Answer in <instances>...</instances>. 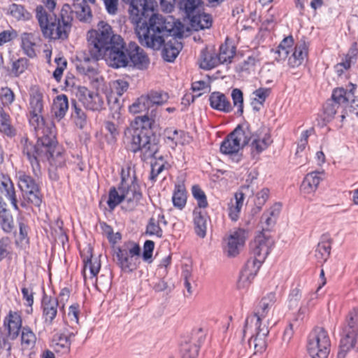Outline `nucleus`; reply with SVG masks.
Wrapping results in <instances>:
<instances>
[{
  "mask_svg": "<svg viewBox=\"0 0 358 358\" xmlns=\"http://www.w3.org/2000/svg\"><path fill=\"white\" fill-rule=\"evenodd\" d=\"M281 211V205L275 203L271 208L265 212L262 216V223L266 226V228L273 227Z\"/></svg>",
  "mask_w": 358,
  "mask_h": 358,
  "instance_id": "nucleus-38",
  "label": "nucleus"
},
{
  "mask_svg": "<svg viewBox=\"0 0 358 358\" xmlns=\"http://www.w3.org/2000/svg\"><path fill=\"white\" fill-rule=\"evenodd\" d=\"M231 98L234 106L238 107V113L242 115L243 113V94L240 89L235 88L231 92Z\"/></svg>",
  "mask_w": 358,
  "mask_h": 358,
  "instance_id": "nucleus-56",
  "label": "nucleus"
},
{
  "mask_svg": "<svg viewBox=\"0 0 358 358\" xmlns=\"http://www.w3.org/2000/svg\"><path fill=\"white\" fill-rule=\"evenodd\" d=\"M146 233L150 236L155 235L158 238H161L163 231L159 227V221H156L155 218L151 217L147 225Z\"/></svg>",
  "mask_w": 358,
  "mask_h": 358,
  "instance_id": "nucleus-58",
  "label": "nucleus"
},
{
  "mask_svg": "<svg viewBox=\"0 0 358 358\" xmlns=\"http://www.w3.org/2000/svg\"><path fill=\"white\" fill-rule=\"evenodd\" d=\"M17 185L21 190L23 200L20 205L26 208L31 203L39 207L42 203V194L40 188L35 180L25 173L20 172L17 176Z\"/></svg>",
  "mask_w": 358,
  "mask_h": 358,
  "instance_id": "nucleus-11",
  "label": "nucleus"
},
{
  "mask_svg": "<svg viewBox=\"0 0 358 358\" xmlns=\"http://www.w3.org/2000/svg\"><path fill=\"white\" fill-rule=\"evenodd\" d=\"M73 333H70L68 335L63 334H61L57 339L54 341L52 344L54 350L57 352L62 354H66L70 351L71 344V338L74 336Z\"/></svg>",
  "mask_w": 358,
  "mask_h": 358,
  "instance_id": "nucleus-34",
  "label": "nucleus"
},
{
  "mask_svg": "<svg viewBox=\"0 0 358 358\" xmlns=\"http://www.w3.org/2000/svg\"><path fill=\"white\" fill-rule=\"evenodd\" d=\"M330 346L328 333L324 328L317 327L309 334L307 348L312 358H327Z\"/></svg>",
  "mask_w": 358,
  "mask_h": 358,
  "instance_id": "nucleus-12",
  "label": "nucleus"
},
{
  "mask_svg": "<svg viewBox=\"0 0 358 358\" xmlns=\"http://www.w3.org/2000/svg\"><path fill=\"white\" fill-rule=\"evenodd\" d=\"M58 301L56 298L45 294L41 301L43 319L45 324L50 325L57 314Z\"/></svg>",
  "mask_w": 358,
  "mask_h": 358,
  "instance_id": "nucleus-19",
  "label": "nucleus"
},
{
  "mask_svg": "<svg viewBox=\"0 0 358 358\" xmlns=\"http://www.w3.org/2000/svg\"><path fill=\"white\" fill-rule=\"evenodd\" d=\"M28 59L26 58H20L14 61L12 64L11 72L15 77L20 76L23 73L28 66Z\"/></svg>",
  "mask_w": 358,
  "mask_h": 358,
  "instance_id": "nucleus-53",
  "label": "nucleus"
},
{
  "mask_svg": "<svg viewBox=\"0 0 358 358\" xmlns=\"http://www.w3.org/2000/svg\"><path fill=\"white\" fill-rule=\"evenodd\" d=\"M350 94V92H348L343 88H337L333 91L331 101L340 106L348 102Z\"/></svg>",
  "mask_w": 358,
  "mask_h": 358,
  "instance_id": "nucleus-49",
  "label": "nucleus"
},
{
  "mask_svg": "<svg viewBox=\"0 0 358 358\" xmlns=\"http://www.w3.org/2000/svg\"><path fill=\"white\" fill-rule=\"evenodd\" d=\"M120 189L123 191L124 196L129 208H134L142 198L141 187L137 182L135 173L130 174V170L126 171L122 169L121 173Z\"/></svg>",
  "mask_w": 358,
  "mask_h": 358,
  "instance_id": "nucleus-14",
  "label": "nucleus"
},
{
  "mask_svg": "<svg viewBox=\"0 0 358 358\" xmlns=\"http://www.w3.org/2000/svg\"><path fill=\"white\" fill-rule=\"evenodd\" d=\"M301 299V292L298 287H295L290 291L288 296V306L289 308H295L298 306L299 302Z\"/></svg>",
  "mask_w": 358,
  "mask_h": 358,
  "instance_id": "nucleus-60",
  "label": "nucleus"
},
{
  "mask_svg": "<svg viewBox=\"0 0 358 358\" xmlns=\"http://www.w3.org/2000/svg\"><path fill=\"white\" fill-rule=\"evenodd\" d=\"M84 268H83V275L84 278H87L86 271L87 269L90 271V278H93L96 276L101 268V263L98 258H93L92 255H90V258L83 259Z\"/></svg>",
  "mask_w": 358,
  "mask_h": 358,
  "instance_id": "nucleus-41",
  "label": "nucleus"
},
{
  "mask_svg": "<svg viewBox=\"0 0 358 358\" xmlns=\"http://www.w3.org/2000/svg\"><path fill=\"white\" fill-rule=\"evenodd\" d=\"M59 147L62 149H63L61 146H59ZM61 155L63 157L64 161L62 164H61V165L53 164L51 163V162H50V160L49 159H45V160H41V162H39L40 173H39L38 175H36L35 174V173L34 172L33 168L31 167L34 175L36 177L38 178L41 175V163L48 161L50 163V165L51 166V168L49 169V178L52 181H58L59 179V173H58L57 169V168L63 167L65 165V162H66V159H65V157H64V150H62V152Z\"/></svg>",
  "mask_w": 358,
  "mask_h": 358,
  "instance_id": "nucleus-47",
  "label": "nucleus"
},
{
  "mask_svg": "<svg viewBox=\"0 0 358 358\" xmlns=\"http://www.w3.org/2000/svg\"><path fill=\"white\" fill-rule=\"evenodd\" d=\"M106 97L113 118L119 119L123 101L120 99V96H116L114 93H110Z\"/></svg>",
  "mask_w": 358,
  "mask_h": 358,
  "instance_id": "nucleus-39",
  "label": "nucleus"
},
{
  "mask_svg": "<svg viewBox=\"0 0 358 358\" xmlns=\"http://www.w3.org/2000/svg\"><path fill=\"white\" fill-rule=\"evenodd\" d=\"M199 347L196 344L185 343L182 346V358H197Z\"/></svg>",
  "mask_w": 358,
  "mask_h": 358,
  "instance_id": "nucleus-55",
  "label": "nucleus"
},
{
  "mask_svg": "<svg viewBox=\"0 0 358 358\" xmlns=\"http://www.w3.org/2000/svg\"><path fill=\"white\" fill-rule=\"evenodd\" d=\"M324 174L323 172L313 171L308 173L301 185V191L303 194H311L315 192L321 182L322 180V176Z\"/></svg>",
  "mask_w": 358,
  "mask_h": 358,
  "instance_id": "nucleus-25",
  "label": "nucleus"
},
{
  "mask_svg": "<svg viewBox=\"0 0 358 358\" xmlns=\"http://www.w3.org/2000/svg\"><path fill=\"white\" fill-rule=\"evenodd\" d=\"M0 132L8 137L16 134V130L11 124L10 115L2 108H0Z\"/></svg>",
  "mask_w": 358,
  "mask_h": 358,
  "instance_id": "nucleus-35",
  "label": "nucleus"
},
{
  "mask_svg": "<svg viewBox=\"0 0 358 358\" xmlns=\"http://www.w3.org/2000/svg\"><path fill=\"white\" fill-rule=\"evenodd\" d=\"M169 99L168 93L162 91H150L145 95L140 96L132 105L129 106V111L132 113H138L150 108L166 103Z\"/></svg>",
  "mask_w": 358,
  "mask_h": 358,
  "instance_id": "nucleus-15",
  "label": "nucleus"
},
{
  "mask_svg": "<svg viewBox=\"0 0 358 358\" xmlns=\"http://www.w3.org/2000/svg\"><path fill=\"white\" fill-rule=\"evenodd\" d=\"M358 350V310L350 312L343 328L337 358H345L349 351Z\"/></svg>",
  "mask_w": 358,
  "mask_h": 358,
  "instance_id": "nucleus-9",
  "label": "nucleus"
},
{
  "mask_svg": "<svg viewBox=\"0 0 358 358\" xmlns=\"http://www.w3.org/2000/svg\"><path fill=\"white\" fill-rule=\"evenodd\" d=\"M20 340L22 350H31L35 347L36 336L30 327L25 326L22 328Z\"/></svg>",
  "mask_w": 358,
  "mask_h": 358,
  "instance_id": "nucleus-29",
  "label": "nucleus"
},
{
  "mask_svg": "<svg viewBox=\"0 0 358 358\" xmlns=\"http://www.w3.org/2000/svg\"><path fill=\"white\" fill-rule=\"evenodd\" d=\"M127 66H132L140 70L148 69L150 59L145 51L135 42L127 45Z\"/></svg>",
  "mask_w": 358,
  "mask_h": 358,
  "instance_id": "nucleus-17",
  "label": "nucleus"
},
{
  "mask_svg": "<svg viewBox=\"0 0 358 358\" xmlns=\"http://www.w3.org/2000/svg\"><path fill=\"white\" fill-rule=\"evenodd\" d=\"M69 108L68 97L65 94H60L54 99L52 111L57 118L62 119Z\"/></svg>",
  "mask_w": 358,
  "mask_h": 358,
  "instance_id": "nucleus-30",
  "label": "nucleus"
},
{
  "mask_svg": "<svg viewBox=\"0 0 358 358\" xmlns=\"http://www.w3.org/2000/svg\"><path fill=\"white\" fill-rule=\"evenodd\" d=\"M273 245V238L264 232L255 236L250 243V250L254 258L248 259L241 271L237 282L239 289H245L251 284Z\"/></svg>",
  "mask_w": 358,
  "mask_h": 358,
  "instance_id": "nucleus-5",
  "label": "nucleus"
},
{
  "mask_svg": "<svg viewBox=\"0 0 358 358\" xmlns=\"http://www.w3.org/2000/svg\"><path fill=\"white\" fill-rule=\"evenodd\" d=\"M0 99L3 106L10 105L15 99V94L10 88L1 87L0 90Z\"/></svg>",
  "mask_w": 358,
  "mask_h": 358,
  "instance_id": "nucleus-59",
  "label": "nucleus"
},
{
  "mask_svg": "<svg viewBox=\"0 0 358 358\" xmlns=\"http://www.w3.org/2000/svg\"><path fill=\"white\" fill-rule=\"evenodd\" d=\"M21 47L24 53L30 58L34 57L36 54V38L33 33L24 32L21 34Z\"/></svg>",
  "mask_w": 358,
  "mask_h": 358,
  "instance_id": "nucleus-28",
  "label": "nucleus"
},
{
  "mask_svg": "<svg viewBox=\"0 0 358 358\" xmlns=\"http://www.w3.org/2000/svg\"><path fill=\"white\" fill-rule=\"evenodd\" d=\"M141 248L136 243H130L115 250L117 265L126 273L135 271L139 266Z\"/></svg>",
  "mask_w": 358,
  "mask_h": 358,
  "instance_id": "nucleus-13",
  "label": "nucleus"
},
{
  "mask_svg": "<svg viewBox=\"0 0 358 358\" xmlns=\"http://www.w3.org/2000/svg\"><path fill=\"white\" fill-rule=\"evenodd\" d=\"M129 150L134 153L140 152L143 162L155 157L159 150V137L153 129L131 122L124 131Z\"/></svg>",
  "mask_w": 358,
  "mask_h": 358,
  "instance_id": "nucleus-6",
  "label": "nucleus"
},
{
  "mask_svg": "<svg viewBox=\"0 0 358 358\" xmlns=\"http://www.w3.org/2000/svg\"><path fill=\"white\" fill-rule=\"evenodd\" d=\"M250 130L248 126L238 125L222 142L220 152L230 157L232 162L238 163L243 155L240 151L249 143Z\"/></svg>",
  "mask_w": 358,
  "mask_h": 358,
  "instance_id": "nucleus-8",
  "label": "nucleus"
},
{
  "mask_svg": "<svg viewBox=\"0 0 358 358\" xmlns=\"http://www.w3.org/2000/svg\"><path fill=\"white\" fill-rule=\"evenodd\" d=\"M22 298L25 301L24 305L28 307L27 313H31L33 310L32 306L34 303V294L32 287H23L22 288Z\"/></svg>",
  "mask_w": 358,
  "mask_h": 358,
  "instance_id": "nucleus-54",
  "label": "nucleus"
},
{
  "mask_svg": "<svg viewBox=\"0 0 358 358\" xmlns=\"http://www.w3.org/2000/svg\"><path fill=\"white\" fill-rule=\"evenodd\" d=\"M269 196V189L268 188H263L260 192H259L255 200V205L257 208V210L259 211L262 206L265 204L266 201L268 200Z\"/></svg>",
  "mask_w": 358,
  "mask_h": 358,
  "instance_id": "nucleus-61",
  "label": "nucleus"
},
{
  "mask_svg": "<svg viewBox=\"0 0 358 358\" xmlns=\"http://www.w3.org/2000/svg\"><path fill=\"white\" fill-rule=\"evenodd\" d=\"M28 110L29 124L35 130L38 139L34 143L27 136H23L20 139V146L34 172L38 175L39 162L41 160L49 159L52 164L57 165L62 164L64 161L61 155L62 149L56 139L55 125L51 120H45L43 117V94L39 90L31 92Z\"/></svg>",
  "mask_w": 358,
  "mask_h": 358,
  "instance_id": "nucleus-1",
  "label": "nucleus"
},
{
  "mask_svg": "<svg viewBox=\"0 0 358 358\" xmlns=\"http://www.w3.org/2000/svg\"><path fill=\"white\" fill-rule=\"evenodd\" d=\"M245 230L238 229L232 232L227 238L224 251L228 257H234L239 254L245 243Z\"/></svg>",
  "mask_w": 358,
  "mask_h": 358,
  "instance_id": "nucleus-18",
  "label": "nucleus"
},
{
  "mask_svg": "<svg viewBox=\"0 0 358 358\" xmlns=\"http://www.w3.org/2000/svg\"><path fill=\"white\" fill-rule=\"evenodd\" d=\"M87 3L76 0L72 6L65 4L59 16H52L42 6H37L36 17L44 37L53 40L66 39L71 29L73 15L82 22H91L93 16Z\"/></svg>",
  "mask_w": 358,
  "mask_h": 358,
  "instance_id": "nucleus-3",
  "label": "nucleus"
},
{
  "mask_svg": "<svg viewBox=\"0 0 358 358\" xmlns=\"http://www.w3.org/2000/svg\"><path fill=\"white\" fill-rule=\"evenodd\" d=\"M0 227L6 234L15 232L13 217L11 213L6 209H3L0 211Z\"/></svg>",
  "mask_w": 358,
  "mask_h": 358,
  "instance_id": "nucleus-40",
  "label": "nucleus"
},
{
  "mask_svg": "<svg viewBox=\"0 0 358 358\" xmlns=\"http://www.w3.org/2000/svg\"><path fill=\"white\" fill-rule=\"evenodd\" d=\"M88 52L80 54L77 57L76 67L77 71L88 76L91 82L99 83L101 76L98 71V60L101 59V51L98 48L92 31L87 34Z\"/></svg>",
  "mask_w": 358,
  "mask_h": 358,
  "instance_id": "nucleus-7",
  "label": "nucleus"
},
{
  "mask_svg": "<svg viewBox=\"0 0 358 358\" xmlns=\"http://www.w3.org/2000/svg\"><path fill=\"white\" fill-rule=\"evenodd\" d=\"M145 111H147L145 115L136 117L134 122L136 125H143L153 129L158 114L157 108L152 107Z\"/></svg>",
  "mask_w": 358,
  "mask_h": 358,
  "instance_id": "nucleus-31",
  "label": "nucleus"
},
{
  "mask_svg": "<svg viewBox=\"0 0 358 358\" xmlns=\"http://www.w3.org/2000/svg\"><path fill=\"white\" fill-rule=\"evenodd\" d=\"M78 97L85 108L92 111H100L104 108L105 96L85 87L78 88Z\"/></svg>",
  "mask_w": 358,
  "mask_h": 358,
  "instance_id": "nucleus-16",
  "label": "nucleus"
},
{
  "mask_svg": "<svg viewBox=\"0 0 358 358\" xmlns=\"http://www.w3.org/2000/svg\"><path fill=\"white\" fill-rule=\"evenodd\" d=\"M129 88V83L123 79L113 80L110 83V93L121 96Z\"/></svg>",
  "mask_w": 358,
  "mask_h": 358,
  "instance_id": "nucleus-51",
  "label": "nucleus"
},
{
  "mask_svg": "<svg viewBox=\"0 0 358 358\" xmlns=\"http://www.w3.org/2000/svg\"><path fill=\"white\" fill-rule=\"evenodd\" d=\"M122 1L130 5V20L136 25L138 38L148 46L158 48L163 35L178 33V29H174L173 17L153 13L152 5L147 0Z\"/></svg>",
  "mask_w": 358,
  "mask_h": 358,
  "instance_id": "nucleus-2",
  "label": "nucleus"
},
{
  "mask_svg": "<svg viewBox=\"0 0 358 358\" xmlns=\"http://www.w3.org/2000/svg\"><path fill=\"white\" fill-rule=\"evenodd\" d=\"M201 0H180L179 7L184 10L188 17L193 15L194 13L199 12L202 7Z\"/></svg>",
  "mask_w": 358,
  "mask_h": 358,
  "instance_id": "nucleus-44",
  "label": "nucleus"
},
{
  "mask_svg": "<svg viewBox=\"0 0 358 358\" xmlns=\"http://www.w3.org/2000/svg\"><path fill=\"white\" fill-rule=\"evenodd\" d=\"M251 141L250 148L251 154L255 157L259 155L273 142L271 135L268 133L264 134H252L250 131V141Z\"/></svg>",
  "mask_w": 358,
  "mask_h": 358,
  "instance_id": "nucleus-20",
  "label": "nucleus"
},
{
  "mask_svg": "<svg viewBox=\"0 0 358 358\" xmlns=\"http://www.w3.org/2000/svg\"><path fill=\"white\" fill-rule=\"evenodd\" d=\"M71 117L76 125L80 129L84 128L87 124V117L85 112L77 106L75 101L72 102Z\"/></svg>",
  "mask_w": 358,
  "mask_h": 358,
  "instance_id": "nucleus-43",
  "label": "nucleus"
},
{
  "mask_svg": "<svg viewBox=\"0 0 358 358\" xmlns=\"http://www.w3.org/2000/svg\"><path fill=\"white\" fill-rule=\"evenodd\" d=\"M0 192L10 202L11 206L15 210H19L17 199L14 184L10 178L5 175L0 176Z\"/></svg>",
  "mask_w": 358,
  "mask_h": 358,
  "instance_id": "nucleus-21",
  "label": "nucleus"
},
{
  "mask_svg": "<svg viewBox=\"0 0 358 358\" xmlns=\"http://www.w3.org/2000/svg\"><path fill=\"white\" fill-rule=\"evenodd\" d=\"M174 20V29H178V33L174 34L173 32H168L166 34L163 35L162 38V43L158 48H152L148 46L145 44V43H143V41H140L141 43L143 45H145L148 48H150L153 50H159L160 48L164 45V48L162 50V57L164 60L171 62L175 60V59L178 55L179 52L182 48V45L180 42H179L176 36L182 37L183 34V24L179 21L173 18Z\"/></svg>",
  "mask_w": 358,
  "mask_h": 358,
  "instance_id": "nucleus-10",
  "label": "nucleus"
},
{
  "mask_svg": "<svg viewBox=\"0 0 358 358\" xmlns=\"http://www.w3.org/2000/svg\"><path fill=\"white\" fill-rule=\"evenodd\" d=\"M267 336H261L260 334H257L252 336L249 340V345L250 347L253 346L255 353H262L266 348V338Z\"/></svg>",
  "mask_w": 358,
  "mask_h": 358,
  "instance_id": "nucleus-48",
  "label": "nucleus"
},
{
  "mask_svg": "<svg viewBox=\"0 0 358 358\" xmlns=\"http://www.w3.org/2000/svg\"><path fill=\"white\" fill-rule=\"evenodd\" d=\"M97 30H92L98 48L101 51V58L106 56L110 66L121 68L127 66V45L121 36L115 34L110 25L101 21Z\"/></svg>",
  "mask_w": 358,
  "mask_h": 358,
  "instance_id": "nucleus-4",
  "label": "nucleus"
},
{
  "mask_svg": "<svg viewBox=\"0 0 358 358\" xmlns=\"http://www.w3.org/2000/svg\"><path fill=\"white\" fill-rule=\"evenodd\" d=\"M235 52L232 48H229L226 45H222L220 48V52L217 55L222 64L231 62V59L234 57Z\"/></svg>",
  "mask_w": 358,
  "mask_h": 358,
  "instance_id": "nucleus-57",
  "label": "nucleus"
},
{
  "mask_svg": "<svg viewBox=\"0 0 358 358\" xmlns=\"http://www.w3.org/2000/svg\"><path fill=\"white\" fill-rule=\"evenodd\" d=\"M17 223L19 227V240L22 243H28V231L29 227L27 224L24 222L23 217L17 218Z\"/></svg>",
  "mask_w": 358,
  "mask_h": 358,
  "instance_id": "nucleus-62",
  "label": "nucleus"
},
{
  "mask_svg": "<svg viewBox=\"0 0 358 358\" xmlns=\"http://www.w3.org/2000/svg\"><path fill=\"white\" fill-rule=\"evenodd\" d=\"M338 107L339 106L337 105L336 103H334L330 100L327 101L325 105L324 106V113L325 115L324 118L327 121L331 120L334 117V115L336 114Z\"/></svg>",
  "mask_w": 358,
  "mask_h": 358,
  "instance_id": "nucleus-63",
  "label": "nucleus"
},
{
  "mask_svg": "<svg viewBox=\"0 0 358 358\" xmlns=\"http://www.w3.org/2000/svg\"><path fill=\"white\" fill-rule=\"evenodd\" d=\"M4 325L8 330L7 336L11 340H15L22 330V318L17 312L10 311L7 317L4 319Z\"/></svg>",
  "mask_w": 358,
  "mask_h": 358,
  "instance_id": "nucleus-22",
  "label": "nucleus"
},
{
  "mask_svg": "<svg viewBox=\"0 0 358 358\" xmlns=\"http://www.w3.org/2000/svg\"><path fill=\"white\" fill-rule=\"evenodd\" d=\"M153 157L155 159V161L151 163L150 180L155 182L157 176L164 171L167 163L162 155L157 156L155 155Z\"/></svg>",
  "mask_w": 358,
  "mask_h": 358,
  "instance_id": "nucleus-46",
  "label": "nucleus"
},
{
  "mask_svg": "<svg viewBox=\"0 0 358 358\" xmlns=\"http://www.w3.org/2000/svg\"><path fill=\"white\" fill-rule=\"evenodd\" d=\"M191 25L196 31L208 29L212 25V17L206 13H198L191 15Z\"/></svg>",
  "mask_w": 358,
  "mask_h": 358,
  "instance_id": "nucleus-32",
  "label": "nucleus"
},
{
  "mask_svg": "<svg viewBox=\"0 0 358 358\" xmlns=\"http://www.w3.org/2000/svg\"><path fill=\"white\" fill-rule=\"evenodd\" d=\"M275 301V294L274 292L268 293L262 299L258 304L256 312L252 316L257 317V321L259 319L266 318Z\"/></svg>",
  "mask_w": 358,
  "mask_h": 358,
  "instance_id": "nucleus-26",
  "label": "nucleus"
},
{
  "mask_svg": "<svg viewBox=\"0 0 358 358\" xmlns=\"http://www.w3.org/2000/svg\"><path fill=\"white\" fill-rule=\"evenodd\" d=\"M234 201H231L229 205V217L233 221L238 220L241 208L243 205L244 194L236 192L234 195Z\"/></svg>",
  "mask_w": 358,
  "mask_h": 358,
  "instance_id": "nucleus-33",
  "label": "nucleus"
},
{
  "mask_svg": "<svg viewBox=\"0 0 358 358\" xmlns=\"http://www.w3.org/2000/svg\"><path fill=\"white\" fill-rule=\"evenodd\" d=\"M210 218L206 212L196 208L193 210V222L196 234L204 238L206 235L208 222Z\"/></svg>",
  "mask_w": 358,
  "mask_h": 358,
  "instance_id": "nucleus-24",
  "label": "nucleus"
},
{
  "mask_svg": "<svg viewBox=\"0 0 358 358\" xmlns=\"http://www.w3.org/2000/svg\"><path fill=\"white\" fill-rule=\"evenodd\" d=\"M125 199L123 191L120 189V183L117 187H111L110 188L107 204L110 210H114Z\"/></svg>",
  "mask_w": 358,
  "mask_h": 358,
  "instance_id": "nucleus-37",
  "label": "nucleus"
},
{
  "mask_svg": "<svg viewBox=\"0 0 358 358\" xmlns=\"http://www.w3.org/2000/svg\"><path fill=\"white\" fill-rule=\"evenodd\" d=\"M193 197L196 200L199 208H205L208 206L206 196L204 192L198 185H194L192 188Z\"/></svg>",
  "mask_w": 358,
  "mask_h": 358,
  "instance_id": "nucleus-52",
  "label": "nucleus"
},
{
  "mask_svg": "<svg viewBox=\"0 0 358 358\" xmlns=\"http://www.w3.org/2000/svg\"><path fill=\"white\" fill-rule=\"evenodd\" d=\"M210 106L212 108L224 113L232 110V106L227 96L220 92H213L209 96Z\"/></svg>",
  "mask_w": 358,
  "mask_h": 358,
  "instance_id": "nucleus-23",
  "label": "nucleus"
},
{
  "mask_svg": "<svg viewBox=\"0 0 358 358\" xmlns=\"http://www.w3.org/2000/svg\"><path fill=\"white\" fill-rule=\"evenodd\" d=\"M173 206L178 209H182L187 202V194L185 186L176 185L172 196Z\"/></svg>",
  "mask_w": 358,
  "mask_h": 358,
  "instance_id": "nucleus-42",
  "label": "nucleus"
},
{
  "mask_svg": "<svg viewBox=\"0 0 358 358\" xmlns=\"http://www.w3.org/2000/svg\"><path fill=\"white\" fill-rule=\"evenodd\" d=\"M220 64L222 63L217 55L207 53L203 55L200 66L203 69H211Z\"/></svg>",
  "mask_w": 358,
  "mask_h": 358,
  "instance_id": "nucleus-50",
  "label": "nucleus"
},
{
  "mask_svg": "<svg viewBox=\"0 0 358 358\" xmlns=\"http://www.w3.org/2000/svg\"><path fill=\"white\" fill-rule=\"evenodd\" d=\"M268 320L264 319H259L257 321V317L249 316L245 320V327L247 328L250 323H255L256 327V333L260 334L261 336H267L269 330L267 326Z\"/></svg>",
  "mask_w": 358,
  "mask_h": 358,
  "instance_id": "nucleus-45",
  "label": "nucleus"
},
{
  "mask_svg": "<svg viewBox=\"0 0 358 358\" xmlns=\"http://www.w3.org/2000/svg\"><path fill=\"white\" fill-rule=\"evenodd\" d=\"M307 55L308 50L306 43L301 42L296 44L292 55L288 57V65L292 68L299 66Z\"/></svg>",
  "mask_w": 358,
  "mask_h": 358,
  "instance_id": "nucleus-27",
  "label": "nucleus"
},
{
  "mask_svg": "<svg viewBox=\"0 0 358 358\" xmlns=\"http://www.w3.org/2000/svg\"><path fill=\"white\" fill-rule=\"evenodd\" d=\"M192 90L194 92H198L199 96L202 94L208 92L210 90V86L208 82L203 80L195 81L192 84Z\"/></svg>",
  "mask_w": 358,
  "mask_h": 358,
  "instance_id": "nucleus-64",
  "label": "nucleus"
},
{
  "mask_svg": "<svg viewBox=\"0 0 358 358\" xmlns=\"http://www.w3.org/2000/svg\"><path fill=\"white\" fill-rule=\"evenodd\" d=\"M331 249V243L329 239L324 238L317 245L315 256L319 262H325L329 258Z\"/></svg>",
  "mask_w": 358,
  "mask_h": 358,
  "instance_id": "nucleus-36",
  "label": "nucleus"
}]
</instances>
